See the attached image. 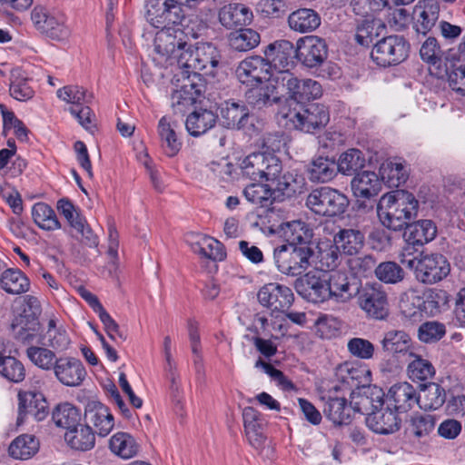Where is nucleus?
<instances>
[{
  "instance_id": "nucleus-33",
  "label": "nucleus",
  "mask_w": 465,
  "mask_h": 465,
  "mask_svg": "<svg viewBox=\"0 0 465 465\" xmlns=\"http://www.w3.org/2000/svg\"><path fill=\"white\" fill-rule=\"evenodd\" d=\"M312 256L311 267L331 272L339 264L340 251L334 242H322L317 245L316 251L312 249Z\"/></svg>"
},
{
  "instance_id": "nucleus-21",
  "label": "nucleus",
  "mask_w": 465,
  "mask_h": 465,
  "mask_svg": "<svg viewBox=\"0 0 465 465\" xmlns=\"http://www.w3.org/2000/svg\"><path fill=\"white\" fill-rule=\"evenodd\" d=\"M85 422L100 437H106L114 426L113 414L108 407L100 401H89L85 407Z\"/></svg>"
},
{
  "instance_id": "nucleus-63",
  "label": "nucleus",
  "mask_w": 465,
  "mask_h": 465,
  "mask_svg": "<svg viewBox=\"0 0 465 465\" xmlns=\"http://www.w3.org/2000/svg\"><path fill=\"white\" fill-rule=\"evenodd\" d=\"M260 180L274 182L282 171V164L278 156L271 153L262 152Z\"/></svg>"
},
{
  "instance_id": "nucleus-58",
  "label": "nucleus",
  "mask_w": 465,
  "mask_h": 465,
  "mask_svg": "<svg viewBox=\"0 0 465 465\" xmlns=\"http://www.w3.org/2000/svg\"><path fill=\"white\" fill-rule=\"evenodd\" d=\"M176 83L195 98L198 99L205 92V82L198 72L183 69L181 75L176 74Z\"/></svg>"
},
{
  "instance_id": "nucleus-10",
  "label": "nucleus",
  "mask_w": 465,
  "mask_h": 465,
  "mask_svg": "<svg viewBox=\"0 0 465 465\" xmlns=\"http://www.w3.org/2000/svg\"><path fill=\"white\" fill-rule=\"evenodd\" d=\"M275 81L285 89L288 97L299 104L318 99L322 94L320 83L312 79H299L291 71L281 72L274 76Z\"/></svg>"
},
{
  "instance_id": "nucleus-52",
  "label": "nucleus",
  "mask_w": 465,
  "mask_h": 465,
  "mask_svg": "<svg viewBox=\"0 0 465 465\" xmlns=\"http://www.w3.org/2000/svg\"><path fill=\"white\" fill-rule=\"evenodd\" d=\"M229 45L235 51L246 52L256 47L260 43V35L251 28L240 29L228 36Z\"/></svg>"
},
{
  "instance_id": "nucleus-47",
  "label": "nucleus",
  "mask_w": 465,
  "mask_h": 465,
  "mask_svg": "<svg viewBox=\"0 0 465 465\" xmlns=\"http://www.w3.org/2000/svg\"><path fill=\"white\" fill-rule=\"evenodd\" d=\"M109 448L113 453L124 460L136 456L139 451V445L134 438L123 431L116 432L111 437Z\"/></svg>"
},
{
  "instance_id": "nucleus-6",
  "label": "nucleus",
  "mask_w": 465,
  "mask_h": 465,
  "mask_svg": "<svg viewBox=\"0 0 465 465\" xmlns=\"http://www.w3.org/2000/svg\"><path fill=\"white\" fill-rule=\"evenodd\" d=\"M305 205L315 214L335 217L345 213L349 200L340 191L323 186L313 189L307 195Z\"/></svg>"
},
{
  "instance_id": "nucleus-35",
  "label": "nucleus",
  "mask_w": 465,
  "mask_h": 465,
  "mask_svg": "<svg viewBox=\"0 0 465 465\" xmlns=\"http://www.w3.org/2000/svg\"><path fill=\"white\" fill-rule=\"evenodd\" d=\"M177 123L166 116L162 117L158 123L159 136L166 155L170 157L176 155L182 147V143L177 137Z\"/></svg>"
},
{
  "instance_id": "nucleus-51",
  "label": "nucleus",
  "mask_w": 465,
  "mask_h": 465,
  "mask_svg": "<svg viewBox=\"0 0 465 465\" xmlns=\"http://www.w3.org/2000/svg\"><path fill=\"white\" fill-rule=\"evenodd\" d=\"M39 449V441L34 435L23 434L16 437L8 448L9 455L15 460H27Z\"/></svg>"
},
{
  "instance_id": "nucleus-38",
  "label": "nucleus",
  "mask_w": 465,
  "mask_h": 465,
  "mask_svg": "<svg viewBox=\"0 0 465 465\" xmlns=\"http://www.w3.org/2000/svg\"><path fill=\"white\" fill-rule=\"evenodd\" d=\"M191 247L194 253L203 258L213 261H223L226 257L223 244L213 237L199 235L191 242Z\"/></svg>"
},
{
  "instance_id": "nucleus-60",
  "label": "nucleus",
  "mask_w": 465,
  "mask_h": 465,
  "mask_svg": "<svg viewBox=\"0 0 465 465\" xmlns=\"http://www.w3.org/2000/svg\"><path fill=\"white\" fill-rule=\"evenodd\" d=\"M57 97L74 105L88 104L93 100V94L79 85H66L57 90Z\"/></svg>"
},
{
  "instance_id": "nucleus-9",
  "label": "nucleus",
  "mask_w": 465,
  "mask_h": 465,
  "mask_svg": "<svg viewBox=\"0 0 465 465\" xmlns=\"http://www.w3.org/2000/svg\"><path fill=\"white\" fill-rule=\"evenodd\" d=\"M144 7L146 21L155 28L177 26L184 19L183 8L170 0H147Z\"/></svg>"
},
{
  "instance_id": "nucleus-13",
  "label": "nucleus",
  "mask_w": 465,
  "mask_h": 465,
  "mask_svg": "<svg viewBox=\"0 0 465 465\" xmlns=\"http://www.w3.org/2000/svg\"><path fill=\"white\" fill-rule=\"evenodd\" d=\"M327 56L328 47L323 39L310 35L297 41L296 58L303 65L309 68L320 66Z\"/></svg>"
},
{
  "instance_id": "nucleus-1",
  "label": "nucleus",
  "mask_w": 465,
  "mask_h": 465,
  "mask_svg": "<svg viewBox=\"0 0 465 465\" xmlns=\"http://www.w3.org/2000/svg\"><path fill=\"white\" fill-rule=\"evenodd\" d=\"M419 201L410 192L396 190L382 195L377 204L381 223L393 231L402 230L417 217Z\"/></svg>"
},
{
  "instance_id": "nucleus-8",
  "label": "nucleus",
  "mask_w": 465,
  "mask_h": 465,
  "mask_svg": "<svg viewBox=\"0 0 465 465\" xmlns=\"http://www.w3.org/2000/svg\"><path fill=\"white\" fill-rule=\"evenodd\" d=\"M409 52L407 40L401 35H392L379 40L373 45L371 56L378 65L387 67L402 63Z\"/></svg>"
},
{
  "instance_id": "nucleus-37",
  "label": "nucleus",
  "mask_w": 465,
  "mask_h": 465,
  "mask_svg": "<svg viewBox=\"0 0 465 465\" xmlns=\"http://www.w3.org/2000/svg\"><path fill=\"white\" fill-rule=\"evenodd\" d=\"M323 412L334 425L349 424L353 416L351 404H347L346 398L326 400Z\"/></svg>"
},
{
  "instance_id": "nucleus-53",
  "label": "nucleus",
  "mask_w": 465,
  "mask_h": 465,
  "mask_svg": "<svg viewBox=\"0 0 465 465\" xmlns=\"http://www.w3.org/2000/svg\"><path fill=\"white\" fill-rule=\"evenodd\" d=\"M32 217L35 224L46 231L61 228V224L54 211L45 203H37L32 208Z\"/></svg>"
},
{
  "instance_id": "nucleus-11",
  "label": "nucleus",
  "mask_w": 465,
  "mask_h": 465,
  "mask_svg": "<svg viewBox=\"0 0 465 465\" xmlns=\"http://www.w3.org/2000/svg\"><path fill=\"white\" fill-rule=\"evenodd\" d=\"M237 79L247 86H255L270 81L273 76L270 64L263 57L253 55L241 61L235 70Z\"/></svg>"
},
{
  "instance_id": "nucleus-25",
  "label": "nucleus",
  "mask_w": 465,
  "mask_h": 465,
  "mask_svg": "<svg viewBox=\"0 0 465 465\" xmlns=\"http://www.w3.org/2000/svg\"><path fill=\"white\" fill-rule=\"evenodd\" d=\"M404 229L406 246L412 247V251L414 246H423L431 242L437 234V227L431 220H420L409 223Z\"/></svg>"
},
{
  "instance_id": "nucleus-64",
  "label": "nucleus",
  "mask_w": 465,
  "mask_h": 465,
  "mask_svg": "<svg viewBox=\"0 0 465 465\" xmlns=\"http://www.w3.org/2000/svg\"><path fill=\"white\" fill-rule=\"evenodd\" d=\"M446 70L450 86L456 93L465 95V63L459 58L457 62L446 64Z\"/></svg>"
},
{
  "instance_id": "nucleus-12",
  "label": "nucleus",
  "mask_w": 465,
  "mask_h": 465,
  "mask_svg": "<svg viewBox=\"0 0 465 465\" xmlns=\"http://www.w3.org/2000/svg\"><path fill=\"white\" fill-rule=\"evenodd\" d=\"M358 293V304L368 317L383 320L388 316L387 294L381 286L366 285Z\"/></svg>"
},
{
  "instance_id": "nucleus-40",
  "label": "nucleus",
  "mask_w": 465,
  "mask_h": 465,
  "mask_svg": "<svg viewBox=\"0 0 465 465\" xmlns=\"http://www.w3.org/2000/svg\"><path fill=\"white\" fill-rule=\"evenodd\" d=\"M217 115L211 110L201 109L188 115L185 126L193 136H199L213 128L216 123Z\"/></svg>"
},
{
  "instance_id": "nucleus-29",
  "label": "nucleus",
  "mask_w": 465,
  "mask_h": 465,
  "mask_svg": "<svg viewBox=\"0 0 465 465\" xmlns=\"http://www.w3.org/2000/svg\"><path fill=\"white\" fill-rule=\"evenodd\" d=\"M287 22L292 31L309 34L321 25V16L314 9L299 8L288 15Z\"/></svg>"
},
{
  "instance_id": "nucleus-36",
  "label": "nucleus",
  "mask_w": 465,
  "mask_h": 465,
  "mask_svg": "<svg viewBox=\"0 0 465 465\" xmlns=\"http://www.w3.org/2000/svg\"><path fill=\"white\" fill-rule=\"evenodd\" d=\"M351 186L356 197L368 199L377 195L381 189L377 174L368 171L357 173L351 180Z\"/></svg>"
},
{
  "instance_id": "nucleus-31",
  "label": "nucleus",
  "mask_w": 465,
  "mask_h": 465,
  "mask_svg": "<svg viewBox=\"0 0 465 465\" xmlns=\"http://www.w3.org/2000/svg\"><path fill=\"white\" fill-rule=\"evenodd\" d=\"M273 184L272 192L276 200L281 197L291 198L297 193H301L305 186V179L297 173L287 172L282 175H278L277 180L272 183Z\"/></svg>"
},
{
  "instance_id": "nucleus-26",
  "label": "nucleus",
  "mask_w": 465,
  "mask_h": 465,
  "mask_svg": "<svg viewBox=\"0 0 465 465\" xmlns=\"http://www.w3.org/2000/svg\"><path fill=\"white\" fill-rule=\"evenodd\" d=\"M250 112L243 102L226 101L221 108V121L226 128L242 129L249 122Z\"/></svg>"
},
{
  "instance_id": "nucleus-55",
  "label": "nucleus",
  "mask_w": 465,
  "mask_h": 465,
  "mask_svg": "<svg viewBox=\"0 0 465 465\" xmlns=\"http://www.w3.org/2000/svg\"><path fill=\"white\" fill-rule=\"evenodd\" d=\"M80 419L79 410L69 402L57 405L53 411V420L55 425L67 430L77 426Z\"/></svg>"
},
{
  "instance_id": "nucleus-62",
  "label": "nucleus",
  "mask_w": 465,
  "mask_h": 465,
  "mask_svg": "<svg viewBox=\"0 0 465 465\" xmlns=\"http://www.w3.org/2000/svg\"><path fill=\"white\" fill-rule=\"evenodd\" d=\"M260 180L274 182L282 171V164L278 156L271 153L262 152Z\"/></svg>"
},
{
  "instance_id": "nucleus-3",
  "label": "nucleus",
  "mask_w": 465,
  "mask_h": 465,
  "mask_svg": "<svg viewBox=\"0 0 465 465\" xmlns=\"http://www.w3.org/2000/svg\"><path fill=\"white\" fill-rule=\"evenodd\" d=\"M187 45L181 29L176 26L161 28L154 38L153 61L161 66L176 64L179 67L180 54L186 49Z\"/></svg>"
},
{
  "instance_id": "nucleus-32",
  "label": "nucleus",
  "mask_w": 465,
  "mask_h": 465,
  "mask_svg": "<svg viewBox=\"0 0 465 465\" xmlns=\"http://www.w3.org/2000/svg\"><path fill=\"white\" fill-rule=\"evenodd\" d=\"M439 5L431 0L424 2L423 5H415L413 28L417 34L427 35L439 19Z\"/></svg>"
},
{
  "instance_id": "nucleus-34",
  "label": "nucleus",
  "mask_w": 465,
  "mask_h": 465,
  "mask_svg": "<svg viewBox=\"0 0 465 465\" xmlns=\"http://www.w3.org/2000/svg\"><path fill=\"white\" fill-rule=\"evenodd\" d=\"M337 173L335 160L327 156H318L312 159L307 167L308 178L312 183L331 182Z\"/></svg>"
},
{
  "instance_id": "nucleus-54",
  "label": "nucleus",
  "mask_w": 465,
  "mask_h": 465,
  "mask_svg": "<svg viewBox=\"0 0 465 465\" xmlns=\"http://www.w3.org/2000/svg\"><path fill=\"white\" fill-rule=\"evenodd\" d=\"M365 164L364 154L359 149L351 148L342 153L336 162L337 171L344 175H352Z\"/></svg>"
},
{
  "instance_id": "nucleus-41",
  "label": "nucleus",
  "mask_w": 465,
  "mask_h": 465,
  "mask_svg": "<svg viewBox=\"0 0 465 465\" xmlns=\"http://www.w3.org/2000/svg\"><path fill=\"white\" fill-rule=\"evenodd\" d=\"M64 440L71 448L82 451L93 449L95 443L94 432L87 424H78L67 430L64 434Z\"/></svg>"
},
{
  "instance_id": "nucleus-57",
  "label": "nucleus",
  "mask_w": 465,
  "mask_h": 465,
  "mask_svg": "<svg viewBox=\"0 0 465 465\" xmlns=\"http://www.w3.org/2000/svg\"><path fill=\"white\" fill-rule=\"evenodd\" d=\"M243 195L248 202L261 207H267L272 201H275L272 189L262 183H252L246 186L243 190Z\"/></svg>"
},
{
  "instance_id": "nucleus-50",
  "label": "nucleus",
  "mask_w": 465,
  "mask_h": 465,
  "mask_svg": "<svg viewBox=\"0 0 465 465\" xmlns=\"http://www.w3.org/2000/svg\"><path fill=\"white\" fill-rule=\"evenodd\" d=\"M0 286L7 293L21 294L29 290L30 282L20 270L8 269L1 274Z\"/></svg>"
},
{
  "instance_id": "nucleus-56",
  "label": "nucleus",
  "mask_w": 465,
  "mask_h": 465,
  "mask_svg": "<svg viewBox=\"0 0 465 465\" xmlns=\"http://www.w3.org/2000/svg\"><path fill=\"white\" fill-rule=\"evenodd\" d=\"M0 375L12 382H20L25 377L23 363L16 358L0 352Z\"/></svg>"
},
{
  "instance_id": "nucleus-46",
  "label": "nucleus",
  "mask_w": 465,
  "mask_h": 465,
  "mask_svg": "<svg viewBox=\"0 0 465 465\" xmlns=\"http://www.w3.org/2000/svg\"><path fill=\"white\" fill-rule=\"evenodd\" d=\"M354 379L350 375L348 369L340 368L336 373V379L331 381L328 389L322 397L323 400L334 398H346L351 393Z\"/></svg>"
},
{
  "instance_id": "nucleus-2",
  "label": "nucleus",
  "mask_w": 465,
  "mask_h": 465,
  "mask_svg": "<svg viewBox=\"0 0 465 465\" xmlns=\"http://www.w3.org/2000/svg\"><path fill=\"white\" fill-rule=\"evenodd\" d=\"M400 262L411 270L416 280L424 284H434L445 279L450 272L447 258L438 252H420L414 255L412 247H403L399 255Z\"/></svg>"
},
{
  "instance_id": "nucleus-45",
  "label": "nucleus",
  "mask_w": 465,
  "mask_h": 465,
  "mask_svg": "<svg viewBox=\"0 0 465 465\" xmlns=\"http://www.w3.org/2000/svg\"><path fill=\"white\" fill-rule=\"evenodd\" d=\"M381 343L384 351L393 355L411 352V339L402 330H390L386 331Z\"/></svg>"
},
{
  "instance_id": "nucleus-17",
  "label": "nucleus",
  "mask_w": 465,
  "mask_h": 465,
  "mask_svg": "<svg viewBox=\"0 0 465 465\" xmlns=\"http://www.w3.org/2000/svg\"><path fill=\"white\" fill-rule=\"evenodd\" d=\"M264 60L270 64L271 72L274 69L279 75L281 72L290 71L296 57V47L289 40H278L268 45L264 50Z\"/></svg>"
},
{
  "instance_id": "nucleus-22",
  "label": "nucleus",
  "mask_w": 465,
  "mask_h": 465,
  "mask_svg": "<svg viewBox=\"0 0 465 465\" xmlns=\"http://www.w3.org/2000/svg\"><path fill=\"white\" fill-rule=\"evenodd\" d=\"M325 274L330 299L344 303L351 301L359 292L358 284L351 282L345 272L331 271Z\"/></svg>"
},
{
  "instance_id": "nucleus-59",
  "label": "nucleus",
  "mask_w": 465,
  "mask_h": 465,
  "mask_svg": "<svg viewBox=\"0 0 465 465\" xmlns=\"http://www.w3.org/2000/svg\"><path fill=\"white\" fill-rule=\"evenodd\" d=\"M43 346H29L26 349V356L30 361L44 371H51L54 367L57 359L54 351Z\"/></svg>"
},
{
  "instance_id": "nucleus-4",
  "label": "nucleus",
  "mask_w": 465,
  "mask_h": 465,
  "mask_svg": "<svg viewBox=\"0 0 465 465\" xmlns=\"http://www.w3.org/2000/svg\"><path fill=\"white\" fill-rule=\"evenodd\" d=\"M312 248L305 245L282 244L273 251V260L278 271L297 276L312 266Z\"/></svg>"
},
{
  "instance_id": "nucleus-19",
  "label": "nucleus",
  "mask_w": 465,
  "mask_h": 465,
  "mask_svg": "<svg viewBox=\"0 0 465 465\" xmlns=\"http://www.w3.org/2000/svg\"><path fill=\"white\" fill-rule=\"evenodd\" d=\"M47 414V402L41 392L33 391L18 392L17 425H22L28 416H32L35 420L40 421Z\"/></svg>"
},
{
  "instance_id": "nucleus-15",
  "label": "nucleus",
  "mask_w": 465,
  "mask_h": 465,
  "mask_svg": "<svg viewBox=\"0 0 465 465\" xmlns=\"http://www.w3.org/2000/svg\"><path fill=\"white\" fill-rule=\"evenodd\" d=\"M326 274L306 273L295 281L294 288L308 302L318 303L330 300Z\"/></svg>"
},
{
  "instance_id": "nucleus-49",
  "label": "nucleus",
  "mask_w": 465,
  "mask_h": 465,
  "mask_svg": "<svg viewBox=\"0 0 465 465\" xmlns=\"http://www.w3.org/2000/svg\"><path fill=\"white\" fill-rule=\"evenodd\" d=\"M43 346H47L57 351H64L68 349L71 340L67 331L63 325H57L55 319H50L47 330L44 335Z\"/></svg>"
},
{
  "instance_id": "nucleus-48",
  "label": "nucleus",
  "mask_w": 465,
  "mask_h": 465,
  "mask_svg": "<svg viewBox=\"0 0 465 465\" xmlns=\"http://www.w3.org/2000/svg\"><path fill=\"white\" fill-rule=\"evenodd\" d=\"M409 357L411 361L407 367V373L412 381H427L434 377L436 371L429 360L413 351L409 352Z\"/></svg>"
},
{
  "instance_id": "nucleus-18",
  "label": "nucleus",
  "mask_w": 465,
  "mask_h": 465,
  "mask_svg": "<svg viewBox=\"0 0 465 465\" xmlns=\"http://www.w3.org/2000/svg\"><path fill=\"white\" fill-rule=\"evenodd\" d=\"M259 302L272 312H284L288 309L294 296L292 291L276 282H271L262 286L257 294Z\"/></svg>"
},
{
  "instance_id": "nucleus-27",
  "label": "nucleus",
  "mask_w": 465,
  "mask_h": 465,
  "mask_svg": "<svg viewBox=\"0 0 465 465\" xmlns=\"http://www.w3.org/2000/svg\"><path fill=\"white\" fill-rule=\"evenodd\" d=\"M242 420L249 443L254 449L261 450L266 441V437L260 413L252 407H245L242 411Z\"/></svg>"
},
{
  "instance_id": "nucleus-28",
  "label": "nucleus",
  "mask_w": 465,
  "mask_h": 465,
  "mask_svg": "<svg viewBox=\"0 0 465 465\" xmlns=\"http://www.w3.org/2000/svg\"><path fill=\"white\" fill-rule=\"evenodd\" d=\"M368 427L379 434H391L397 431L401 427V419L391 408L375 411L374 413L366 418Z\"/></svg>"
},
{
  "instance_id": "nucleus-39",
  "label": "nucleus",
  "mask_w": 465,
  "mask_h": 465,
  "mask_svg": "<svg viewBox=\"0 0 465 465\" xmlns=\"http://www.w3.org/2000/svg\"><path fill=\"white\" fill-rule=\"evenodd\" d=\"M445 401V390L435 382L422 385L420 392L418 393V405L425 411L438 410L444 404Z\"/></svg>"
},
{
  "instance_id": "nucleus-23",
  "label": "nucleus",
  "mask_w": 465,
  "mask_h": 465,
  "mask_svg": "<svg viewBox=\"0 0 465 465\" xmlns=\"http://www.w3.org/2000/svg\"><path fill=\"white\" fill-rule=\"evenodd\" d=\"M390 405L399 413H404L418 404V392L411 383L398 382L392 385L387 394Z\"/></svg>"
},
{
  "instance_id": "nucleus-16",
  "label": "nucleus",
  "mask_w": 465,
  "mask_h": 465,
  "mask_svg": "<svg viewBox=\"0 0 465 465\" xmlns=\"http://www.w3.org/2000/svg\"><path fill=\"white\" fill-rule=\"evenodd\" d=\"M330 120V114L323 104H311L295 112L291 116L293 125L302 131L312 133L324 127Z\"/></svg>"
},
{
  "instance_id": "nucleus-24",
  "label": "nucleus",
  "mask_w": 465,
  "mask_h": 465,
  "mask_svg": "<svg viewBox=\"0 0 465 465\" xmlns=\"http://www.w3.org/2000/svg\"><path fill=\"white\" fill-rule=\"evenodd\" d=\"M252 10L241 3L225 5L218 12L219 22L226 29L248 25L252 23Z\"/></svg>"
},
{
  "instance_id": "nucleus-7",
  "label": "nucleus",
  "mask_w": 465,
  "mask_h": 465,
  "mask_svg": "<svg viewBox=\"0 0 465 465\" xmlns=\"http://www.w3.org/2000/svg\"><path fill=\"white\" fill-rule=\"evenodd\" d=\"M31 20L40 34L53 40H65L70 35L66 17L60 11L36 5L31 11Z\"/></svg>"
},
{
  "instance_id": "nucleus-14",
  "label": "nucleus",
  "mask_w": 465,
  "mask_h": 465,
  "mask_svg": "<svg viewBox=\"0 0 465 465\" xmlns=\"http://www.w3.org/2000/svg\"><path fill=\"white\" fill-rule=\"evenodd\" d=\"M384 392L381 388L369 385L358 388L351 393L353 414L371 415L384 404Z\"/></svg>"
},
{
  "instance_id": "nucleus-42",
  "label": "nucleus",
  "mask_w": 465,
  "mask_h": 465,
  "mask_svg": "<svg viewBox=\"0 0 465 465\" xmlns=\"http://www.w3.org/2000/svg\"><path fill=\"white\" fill-rule=\"evenodd\" d=\"M30 79L22 68L15 67L10 73V94L18 101H27L34 96Z\"/></svg>"
},
{
  "instance_id": "nucleus-44",
  "label": "nucleus",
  "mask_w": 465,
  "mask_h": 465,
  "mask_svg": "<svg viewBox=\"0 0 465 465\" xmlns=\"http://www.w3.org/2000/svg\"><path fill=\"white\" fill-rule=\"evenodd\" d=\"M333 242L345 254L354 255L363 247L364 235L358 230L341 229L334 234Z\"/></svg>"
},
{
  "instance_id": "nucleus-43",
  "label": "nucleus",
  "mask_w": 465,
  "mask_h": 465,
  "mask_svg": "<svg viewBox=\"0 0 465 465\" xmlns=\"http://www.w3.org/2000/svg\"><path fill=\"white\" fill-rule=\"evenodd\" d=\"M380 173L381 179L385 181L390 187H399L404 183L409 177L408 165L405 161L394 159L384 163Z\"/></svg>"
},
{
  "instance_id": "nucleus-5",
  "label": "nucleus",
  "mask_w": 465,
  "mask_h": 465,
  "mask_svg": "<svg viewBox=\"0 0 465 465\" xmlns=\"http://www.w3.org/2000/svg\"><path fill=\"white\" fill-rule=\"evenodd\" d=\"M221 54L211 43L187 45L179 59V68L193 72L205 71L206 74L214 75V69L219 65Z\"/></svg>"
},
{
  "instance_id": "nucleus-30",
  "label": "nucleus",
  "mask_w": 465,
  "mask_h": 465,
  "mask_svg": "<svg viewBox=\"0 0 465 465\" xmlns=\"http://www.w3.org/2000/svg\"><path fill=\"white\" fill-rule=\"evenodd\" d=\"M245 99L247 104L255 109L272 106L280 101L276 87L270 81L252 86L245 93Z\"/></svg>"
},
{
  "instance_id": "nucleus-20",
  "label": "nucleus",
  "mask_w": 465,
  "mask_h": 465,
  "mask_svg": "<svg viewBox=\"0 0 465 465\" xmlns=\"http://www.w3.org/2000/svg\"><path fill=\"white\" fill-rule=\"evenodd\" d=\"M53 371L55 378L67 387L80 386L86 376L82 361L70 356L56 359Z\"/></svg>"
},
{
  "instance_id": "nucleus-61",
  "label": "nucleus",
  "mask_w": 465,
  "mask_h": 465,
  "mask_svg": "<svg viewBox=\"0 0 465 465\" xmlns=\"http://www.w3.org/2000/svg\"><path fill=\"white\" fill-rule=\"evenodd\" d=\"M423 297L414 292L404 294L400 302L401 313L411 321H420L422 317Z\"/></svg>"
}]
</instances>
